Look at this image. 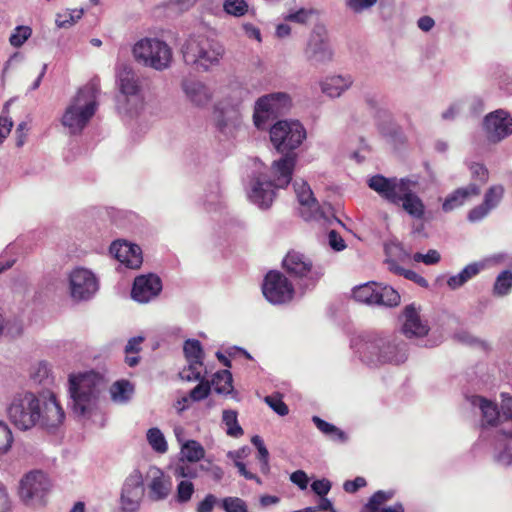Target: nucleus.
Masks as SVG:
<instances>
[{"label": "nucleus", "instance_id": "obj_1", "mask_svg": "<svg viewBox=\"0 0 512 512\" xmlns=\"http://www.w3.org/2000/svg\"><path fill=\"white\" fill-rule=\"evenodd\" d=\"M306 139V130L299 121H277L270 128V140L278 153L283 154L279 160L273 161L271 173L273 180L258 177L249 195L251 201L262 209L272 205L275 189L285 188L292 180L297 155L293 151Z\"/></svg>", "mask_w": 512, "mask_h": 512}, {"label": "nucleus", "instance_id": "obj_2", "mask_svg": "<svg viewBox=\"0 0 512 512\" xmlns=\"http://www.w3.org/2000/svg\"><path fill=\"white\" fill-rule=\"evenodd\" d=\"M412 182L407 178H387L381 174L372 176L368 186L383 199L394 204L401 203L403 210L416 219H422L425 206L421 198L413 191Z\"/></svg>", "mask_w": 512, "mask_h": 512}, {"label": "nucleus", "instance_id": "obj_3", "mask_svg": "<svg viewBox=\"0 0 512 512\" xmlns=\"http://www.w3.org/2000/svg\"><path fill=\"white\" fill-rule=\"evenodd\" d=\"M53 489L54 481L51 476L41 469H33L19 480L17 496L26 507L43 508L49 503Z\"/></svg>", "mask_w": 512, "mask_h": 512}, {"label": "nucleus", "instance_id": "obj_4", "mask_svg": "<svg viewBox=\"0 0 512 512\" xmlns=\"http://www.w3.org/2000/svg\"><path fill=\"white\" fill-rule=\"evenodd\" d=\"M98 88L89 84L79 89L76 96L66 108L62 124L73 134L80 133L93 117L97 109Z\"/></svg>", "mask_w": 512, "mask_h": 512}, {"label": "nucleus", "instance_id": "obj_5", "mask_svg": "<svg viewBox=\"0 0 512 512\" xmlns=\"http://www.w3.org/2000/svg\"><path fill=\"white\" fill-rule=\"evenodd\" d=\"M182 53L186 64L207 71L219 64L224 48L218 41L205 35H193L185 41Z\"/></svg>", "mask_w": 512, "mask_h": 512}, {"label": "nucleus", "instance_id": "obj_6", "mask_svg": "<svg viewBox=\"0 0 512 512\" xmlns=\"http://www.w3.org/2000/svg\"><path fill=\"white\" fill-rule=\"evenodd\" d=\"M102 381V376L94 371H89L79 376H70L69 391L75 413L84 415L90 409L99 395Z\"/></svg>", "mask_w": 512, "mask_h": 512}, {"label": "nucleus", "instance_id": "obj_7", "mask_svg": "<svg viewBox=\"0 0 512 512\" xmlns=\"http://www.w3.org/2000/svg\"><path fill=\"white\" fill-rule=\"evenodd\" d=\"M132 52L137 62L158 71L170 67L173 58L171 47L158 38L140 39L134 44Z\"/></svg>", "mask_w": 512, "mask_h": 512}, {"label": "nucleus", "instance_id": "obj_8", "mask_svg": "<svg viewBox=\"0 0 512 512\" xmlns=\"http://www.w3.org/2000/svg\"><path fill=\"white\" fill-rule=\"evenodd\" d=\"M9 420L20 430H28L38 425L40 399L31 392L15 395L7 408Z\"/></svg>", "mask_w": 512, "mask_h": 512}, {"label": "nucleus", "instance_id": "obj_9", "mask_svg": "<svg viewBox=\"0 0 512 512\" xmlns=\"http://www.w3.org/2000/svg\"><path fill=\"white\" fill-rule=\"evenodd\" d=\"M120 95L117 97L119 109L132 113L143 102L142 89L136 73L129 67H124L118 74Z\"/></svg>", "mask_w": 512, "mask_h": 512}, {"label": "nucleus", "instance_id": "obj_10", "mask_svg": "<svg viewBox=\"0 0 512 512\" xmlns=\"http://www.w3.org/2000/svg\"><path fill=\"white\" fill-rule=\"evenodd\" d=\"M291 106L287 93L276 92L260 97L255 104L253 120L257 128L263 129L270 118L284 113Z\"/></svg>", "mask_w": 512, "mask_h": 512}, {"label": "nucleus", "instance_id": "obj_11", "mask_svg": "<svg viewBox=\"0 0 512 512\" xmlns=\"http://www.w3.org/2000/svg\"><path fill=\"white\" fill-rule=\"evenodd\" d=\"M294 287L289 279L279 271L271 270L262 284L264 297L272 304H284L293 299Z\"/></svg>", "mask_w": 512, "mask_h": 512}, {"label": "nucleus", "instance_id": "obj_12", "mask_svg": "<svg viewBox=\"0 0 512 512\" xmlns=\"http://www.w3.org/2000/svg\"><path fill=\"white\" fill-rule=\"evenodd\" d=\"M370 353L375 354L380 363L400 364L407 359L406 344L391 337L377 336L367 345Z\"/></svg>", "mask_w": 512, "mask_h": 512}, {"label": "nucleus", "instance_id": "obj_13", "mask_svg": "<svg viewBox=\"0 0 512 512\" xmlns=\"http://www.w3.org/2000/svg\"><path fill=\"white\" fill-rule=\"evenodd\" d=\"M283 269L291 277L307 279L312 284L322 276V272L314 268L311 259L303 253L295 250L289 251L282 261Z\"/></svg>", "mask_w": 512, "mask_h": 512}, {"label": "nucleus", "instance_id": "obj_14", "mask_svg": "<svg viewBox=\"0 0 512 512\" xmlns=\"http://www.w3.org/2000/svg\"><path fill=\"white\" fill-rule=\"evenodd\" d=\"M70 294L74 300H88L98 289L92 272L84 268L73 270L69 277Z\"/></svg>", "mask_w": 512, "mask_h": 512}, {"label": "nucleus", "instance_id": "obj_15", "mask_svg": "<svg viewBox=\"0 0 512 512\" xmlns=\"http://www.w3.org/2000/svg\"><path fill=\"white\" fill-rule=\"evenodd\" d=\"M484 128L489 141L497 143L512 134V118L503 110H497L485 117Z\"/></svg>", "mask_w": 512, "mask_h": 512}, {"label": "nucleus", "instance_id": "obj_16", "mask_svg": "<svg viewBox=\"0 0 512 512\" xmlns=\"http://www.w3.org/2000/svg\"><path fill=\"white\" fill-rule=\"evenodd\" d=\"M305 54L307 59L314 64H324L332 60L333 52L322 28L315 29L311 34Z\"/></svg>", "mask_w": 512, "mask_h": 512}, {"label": "nucleus", "instance_id": "obj_17", "mask_svg": "<svg viewBox=\"0 0 512 512\" xmlns=\"http://www.w3.org/2000/svg\"><path fill=\"white\" fill-rule=\"evenodd\" d=\"M162 290V281L155 274L141 275L135 278L131 295L138 302L146 303Z\"/></svg>", "mask_w": 512, "mask_h": 512}, {"label": "nucleus", "instance_id": "obj_18", "mask_svg": "<svg viewBox=\"0 0 512 512\" xmlns=\"http://www.w3.org/2000/svg\"><path fill=\"white\" fill-rule=\"evenodd\" d=\"M110 253L131 269L139 268L143 261L141 248L125 240L114 241L110 246Z\"/></svg>", "mask_w": 512, "mask_h": 512}, {"label": "nucleus", "instance_id": "obj_19", "mask_svg": "<svg viewBox=\"0 0 512 512\" xmlns=\"http://www.w3.org/2000/svg\"><path fill=\"white\" fill-rule=\"evenodd\" d=\"M65 419V413L54 394L43 403L40 402V418L38 424L47 429L58 428Z\"/></svg>", "mask_w": 512, "mask_h": 512}, {"label": "nucleus", "instance_id": "obj_20", "mask_svg": "<svg viewBox=\"0 0 512 512\" xmlns=\"http://www.w3.org/2000/svg\"><path fill=\"white\" fill-rule=\"evenodd\" d=\"M394 496V490H378L372 494L360 512H405L401 502H396L390 507H384V504L392 500Z\"/></svg>", "mask_w": 512, "mask_h": 512}, {"label": "nucleus", "instance_id": "obj_21", "mask_svg": "<svg viewBox=\"0 0 512 512\" xmlns=\"http://www.w3.org/2000/svg\"><path fill=\"white\" fill-rule=\"evenodd\" d=\"M403 334L408 337H423L428 334L429 327L424 323L413 304L407 305L403 311Z\"/></svg>", "mask_w": 512, "mask_h": 512}, {"label": "nucleus", "instance_id": "obj_22", "mask_svg": "<svg viewBox=\"0 0 512 512\" xmlns=\"http://www.w3.org/2000/svg\"><path fill=\"white\" fill-rule=\"evenodd\" d=\"M480 192V186L475 183L458 188L446 197L442 204V209L445 212H450L462 206L470 197L480 195Z\"/></svg>", "mask_w": 512, "mask_h": 512}, {"label": "nucleus", "instance_id": "obj_23", "mask_svg": "<svg viewBox=\"0 0 512 512\" xmlns=\"http://www.w3.org/2000/svg\"><path fill=\"white\" fill-rule=\"evenodd\" d=\"M143 493L142 484L137 482L124 484L121 494V510L122 512H136L139 508V502Z\"/></svg>", "mask_w": 512, "mask_h": 512}, {"label": "nucleus", "instance_id": "obj_24", "mask_svg": "<svg viewBox=\"0 0 512 512\" xmlns=\"http://www.w3.org/2000/svg\"><path fill=\"white\" fill-rule=\"evenodd\" d=\"M472 404L478 406L482 412L483 425L497 426L502 419L500 410L492 401L482 396L473 397Z\"/></svg>", "mask_w": 512, "mask_h": 512}, {"label": "nucleus", "instance_id": "obj_25", "mask_svg": "<svg viewBox=\"0 0 512 512\" xmlns=\"http://www.w3.org/2000/svg\"><path fill=\"white\" fill-rule=\"evenodd\" d=\"M182 85L186 95L197 106H203L210 101L211 93L203 83L185 80Z\"/></svg>", "mask_w": 512, "mask_h": 512}, {"label": "nucleus", "instance_id": "obj_26", "mask_svg": "<svg viewBox=\"0 0 512 512\" xmlns=\"http://www.w3.org/2000/svg\"><path fill=\"white\" fill-rule=\"evenodd\" d=\"M352 84L350 77L332 76L322 82V92L330 97H338Z\"/></svg>", "mask_w": 512, "mask_h": 512}, {"label": "nucleus", "instance_id": "obj_27", "mask_svg": "<svg viewBox=\"0 0 512 512\" xmlns=\"http://www.w3.org/2000/svg\"><path fill=\"white\" fill-rule=\"evenodd\" d=\"M171 485V481L159 471V475L154 476L149 484L150 498L154 501L165 499L170 493Z\"/></svg>", "mask_w": 512, "mask_h": 512}, {"label": "nucleus", "instance_id": "obj_28", "mask_svg": "<svg viewBox=\"0 0 512 512\" xmlns=\"http://www.w3.org/2000/svg\"><path fill=\"white\" fill-rule=\"evenodd\" d=\"M313 423L319 431L329 437L331 440L338 443H345L348 440L346 433L337 426L321 419L318 416H313Z\"/></svg>", "mask_w": 512, "mask_h": 512}, {"label": "nucleus", "instance_id": "obj_29", "mask_svg": "<svg viewBox=\"0 0 512 512\" xmlns=\"http://www.w3.org/2000/svg\"><path fill=\"white\" fill-rule=\"evenodd\" d=\"M210 384L218 394L228 395L233 392V378L229 370L225 369L216 372Z\"/></svg>", "mask_w": 512, "mask_h": 512}, {"label": "nucleus", "instance_id": "obj_30", "mask_svg": "<svg viewBox=\"0 0 512 512\" xmlns=\"http://www.w3.org/2000/svg\"><path fill=\"white\" fill-rule=\"evenodd\" d=\"M293 187L297 196L299 203L302 206H307L310 209H316L318 207V203L316 198L313 196V192L305 181H295L293 183Z\"/></svg>", "mask_w": 512, "mask_h": 512}, {"label": "nucleus", "instance_id": "obj_31", "mask_svg": "<svg viewBox=\"0 0 512 512\" xmlns=\"http://www.w3.org/2000/svg\"><path fill=\"white\" fill-rule=\"evenodd\" d=\"M400 300V294L394 288L391 286H382L381 284H377V305L395 307L399 305Z\"/></svg>", "mask_w": 512, "mask_h": 512}, {"label": "nucleus", "instance_id": "obj_32", "mask_svg": "<svg viewBox=\"0 0 512 512\" xmlns=\"http://www.w3.org/2000/svg\"><path fill=\"white\" fill-rule=\"evenodd\" d=\"M376 282H368L353 289V297L356 301L366 304H376Z\"/></svg>", "mask_w": 512, "mask_h": 512}, {"label": "nucleus", "instance_id": "obj_33", "mask_svg": "<svg viewBox=\"0 0 512 512\" xmlns=\"http://www.w3.org/2000/svg\"><path fill=\"white\" fill-rule=\"evenodd\" d=\"M133 387L127 380L116 381L110 388L111 397L115 402L125 403L130 399Z\"/></svg>", "mask_w": 512, "mask_h": 512}, {"label": "nucleus", "instance_id": "obj_34", "mask_svg": "<svg viewBox=\"0 0 512 512\" xmlns=\"http://www.w3.org/2000/svg\"><path fill=\"white\" fill-rule=\"evenodd\" d=\"M144 341V337L136 336L129 339L126 347H125V362L128 366L134 367L139 363L140 357L137 356L141 351V344Z\"/></svg>", "mask_w": 512, "mask_h": 512}, {"label": "nucleus", "instance_id": "obj_35", "mask_svg": "<svg viewBox=\"0 0 512 512\" xmlns=\"http://www.w3.org/2000/svg\"><path fill=\"white\" fill-rule=\"evenodd\" d=\"M512 289V271L504 270L496 278L493 294L498 297L506 296Z\"/></svg>", "mask_w": 512, "mask_h": 512}, {"label": "nucleus", "instance_id": "obj_36", "mask_svg": "<svg viewBox=\"0 0 512 512\" xmlns=\"http://www.w3.org/2000/svg\"><path fill=\"white\" fill-rule=\"evenodd\" d=\"M181 454L188 462H198L205 455L204 448L195 440H188L181 448Z\"/></svg>", "mask_w": 512, "mask_h": 512}, {"label": "nucleus", "instance_id": "obj_37", "mask_svg": "<svg viewBox=\"0 0 512 512\" xmlns=\"http://www.w3.org/2000/svg\"><path fill=\"white\" fill-rule=\"evenodd\" d=\"M188 366L179 372V376L185 381H197L204 379L202 376L203 360L187 361Z\"/></svg>", "mask_w": 512, "mask_h": 512}, {"label": "nucleus", "instance_id": "obj_38", "mask_svg": "<svg viewBox=\"0 0 512 512\" xmlns=\"http://www.w3.org/2000/svg\"><path fill=\"white\" fill-rule=\"evenodd\" d=\"M147 441L152 449L158 453H165L168 445L160 429L154 427L147 431Z\"/></svg>", "mask_w": 512, "mask_h": 512}, {"label": "nucleus", "instance_id": "obj_39", "mask_svg": "<svg viewBox=\"0 0 512 512\" xmlns=\"http://www.w3.org/2000/svg\"><path fill=\"white\" fill-rule=\"evenodd\" d=\"M222 420L227 426V434L232 437H240L243 435V429L238 424L237 412L233 410H224Z\"/></svg>", "mask_w": 512, "mask_h": 512}, {"label": "nucleus", "instance_id": "obj_40", "mask_svg": "<svg viewBox=\"0 0 512 512\" xmlns=\"http://www.w3.org/2000/svg\"><path fill=\"white\" fill-rule=\"evenodd\" d=\"M183 352L187 361L204 360V351L199 340H186L183 346Z\"/></svg>", "mask_w": 512, "mask_h": 512}, {"label": "nucleus", "instance_id": "obj_41", "mask_svg": "<svg viewBox=\"0 0 512 512\" xmlns=\"http://www.w3.org/2000/svg\"><path fill=\"white\" fill-rule=\"evenodd\" d=\"M501 436L499 442L502 450L498 455V460L505 465H509L512 463V432H503Z\"/></svg>", "mask_w": 512, "mask_h": 512}, {"label": "nucleus", "instance_id": "obj_42", "mask_svg": "<svg viewBox=\"0 0 512 512\" xmlns=\"http://www.w3.org/2000/svg\"><path fill=\"white\" fill-rule=\"evenodd\" d=\"M504 195V187L502 185H493L485 193L483 203L488 206L490 210L495 208Z\"/></svg>", "mask_w": 512, "mask_h": 512}, {"label": "nucleus", "instance_id": "obj_43", "mask_svg": "<svg viewBox=\"0 0 512 512\" xmlns=\"http://www.w3.org/2000/svg\"><path fill=\"white\" fill-rule=\"evenodd\" d=\"M224 11L234 17H242L248 12V4L245 0H225Z\"/></svg>", "mask_w": 512, "mask_h": 512}, {"label": "nucleus", "instance_id": "obj_44", "mask_svg": "<svg viewBox=\"0 0 512 512\" xmlns=\"http://www.w3.org/2000/svg\"><path fill=\"white\" fill-rule=\"evenodd\" d=\"M225 512H248L246 502L239 497H225L220 501Z\"/></svg>", "mask_w": 512, "mask_h": 512}, {"label": "nucleus", "instance_id": "obj_45", "mask_svg": "<svg viewBox=\"0 0 512 512\" xmlns=\"http://www.w3.org/2000/svg\"><path fill=\"white\" fill-rule=\"evenodd\" d=\"M32 30L29 26H17L9 38L10 44L15 47H21L31 36Z\"/></svg>", "mask_w": 512, "mask_h": 512}, {"label": "nucleus", "instance_id": "obj_46", "mask_svg": "<svg viewBox=\"0 0 512 512\" xmlns=\"http://www.w3.org/2000/svg\"><path fill=\"white\" fill-rule=\"evenodd\" d=\"M194 484L188 480H182L177 485L176 501L179 503H186L190 501L194 494Z\"/></svg>", "mask_w": 512, "mask_h": 512}, {"label": "nucleus", "instance_id": "obj_47", "mask_svg": "<svg viewBox=\"0 0 512 512\" xmlns=\"http://www.w3.org/2000/svg\"><path fill=\"white\" fill-rule=\"evenodd\" d=\"M316 14V10L309 8H300L295 12H291L284 17L287 22H294L298 24H307L310 18Z\"/></svg>", "mask_w": 512, "mask_h": 512}, {"label": "nucleus", "instance_id": "obj_48", "mask_svg": "<svg viewBox=\"0 0 512 512\" xmlns=\"http://www.w3.org/2000/svg\"><path fill=\"white\" fill-rule=\"evenodd\" d=\"M83 15V10H73L63 14H57L56 25L59 28H69L74 25Z\"/></svg>", "mask_w": 512, "mask_h": 512}, {"label": "nucleus", "instance_id": "obj_49", "mask_svg": "<svg viewBox=\"0 0 512 512\" xmlns=\"http://www.w3.org/2000/svg\"><path fill=\"white\" fill-rule=\"evenodd\" d=\"M267 405L278 415L286 416L289 413V408L282 400L279 394H273L265 397Z\"/></svg>", "mask_w": 512, "mask_h": 512}, {"label": "nucleus", "instance_id": "obj_50", "mask_svg": "<svg viewBox=\"0 0 512 512\" xmlns=\"http://www.w3.org/2000/svg\"><path fill=\"white\" fill-rule=\"evenodd\" d=\"M189 393V398L193 401H201L207 398L211 392V384L209 381L201 379Z\"/></svg>", "mask_w": 512, "mask_h": 512}, {"label": "nucleus", "instance_id": "obj_51", "mask_svg": "<svg viewBox=\"0 0 512 512\" xmlns=\"http://www.w3.org/2000/svg\"><path fill=\"white\" fill-rule=\"evenodd\" d=\"M13 435L9 426L0 421V454L6 453L12 446Z\"/></svg>", "mask_w": 512, "mask_h": 512}, {"label": "nucleus", "instance_id": "obj_52", "mask_svg": "<svg viewBox=\"0 0 512 512\" xmlns=\"http://www.w3.org/2000/svg\"><path fill=\"white\" fill-rule=\"evenodd\" d=\"M471 178L485 184L489 179V171L484 164L473 162L469 165Z\"/></svg>", "mask_w": 512, "mask_h": 512}, {"label": "nucleus", "instance_id": "obj_53", "mask_svg": "<svg viewBox=\"0 0 512 512\" xmlns=\"http://www.w3.org/2000/svg\"><path fill=\"white\" fill-rule=\"evenodd\" d=\"M175 477L180 478H196L198 476L197 467H193L187 463H180L174 469Z\"/></svg>", "mask_w": 512, "mask_h": 512}, {"label": "nucleus", "instance_id": "obj_54", "mask_svg": "<svg viewBox=\"0 0 512 512\" xmlns=\"http://www.w3.org/2000/svg\"><path fill=\"white\" fill-rule=\"evenodd\" d=\"M219 504L220 501L214 494H207L202 501H200L196 507V512H212L213 508Z\"/></svg>", "mask_w": 512, "mask_h": 512}, {"label": "nucleus", "instance_id": "obj_55", "mask_svg": "<svg viewBox=\"0 0 512 512\" xmlns=\"http://www.w3.org/2000/svg\"><path fill=\"white\" fill-rule=\"evenodd\" d=\"M258 450V460H259V469L260 472L264 475H268L270 472V464H269V452L266 446L259 447Z\"/></svg>", "mask_w": 512, "mask_h": 512}, {"label": "nucleus", "instance_id": "obj_56", "mask_svg": "<svg viewBox=\"0 0 512 512\" xmlns=\"http://www.w3.org/2000/svg\"><path fill=\"white\" fill-rule=\"evenodd\" d=\"M491 210L485 205L483 202L472 208L468 213V220L471 222H476L482 220L484 217L488 215Z\"/></svg>", "mask_w": 512, "mask_h": 512}, {"label": "nucleus", "instance_id": "obj_57", "mask_svg": "<svg viewBox=\"0 0 512 512\" xmlns=\"http://www.w3.org/2000/svg\"><path fill=\"white\" fill-rule=\"evenodd\" d=\"M367 485V481L364 477L358 476L354 480H347L343 484V489L347 493H356L360 488Z\"/></svg>", "mask_w": 512, "mask_h": 512}, {"label": "nucleus", "instance_id": "obj_58", "mask_svg": "<svg viewBox=\"0 0 512 512\" xmlns=\"http://www.w3.org/2000/svg\"><path fill=\"white\" fill-rule=\"evenodd\" d=\"M502 401L500 407V413L502 419L512 420V397L504 393L501 394Z\"/></svg>", "mask_w": 512, "mask_h": 512}, {"label": "nucleus", "instance_id": "obj_59", "mask_svg": "<svg viewBox=\"0 0 512 512\" xmlns=\"http://www.w3.org/2000/svg\"><path fill=\"white\" fill-rule=\"evenodd\" d=\"M311 488L315 494L323 497L329 493L331 489V482L327 479L315 480L311 484Z\"/></svg>", "mask_w": 512, "mask_h": 512}, {"label": "nucleus", "instance_id": "obj_60", "mask_svg": "<svg viewBox=\"0 0 512 512\" xmlns=\"http://www.w3.org/2000/svg\"><path fill=\"white\" fill-rule=\"evenodd\" d=\"M328 239H329V245L335 251H342L345 249V247H346L345 241L337 231L331 230L328 234Z\"/></svg>", "mask_w": 512, "mask_h": 512}, {"label": "nucleus", "instance_id": "obj_61", "mask_svg": "<svg viewBox=\"0 0 512 512\" xmlns=\"http://www.w3.org/2000/svg\"><path fill=\"white\" fill-rule=\"evenodd\" d=\"M290 480L302 490L307 488L309 482L307 474L302 470L293 472L290 476Z\"/></svg>", "mask_w": 512, "mask_h": 512}, {"label": "nucleus", "instance_id": "obj_62", "mask_svg": "<svg viewBox=\"0 0 512 512\" xmlns=\"http://www.w3.org/2000/svg\"><path fill=\"white\" fill-rule=\"evenodd\" d=\"M235 466L237 467L238 472L240 473V475H242L245 479L253 480L258 485L262 484L261 479L256 474H254L251 471L247 470L246 465L243 462L235 461Z\"/></svg>", "mask_w": 512, "mask_h": 512}, {"label": "nucleus", "instance_id": "obj_63", "mask_svg": "<svg viewBox=\"0 0 512 512\" xmlns=\"http://www.w3.org/2000/svg\"><path fill=\"white\" fill-rule=\"evenodd\" d=\"M482 269H483V264L471 263V264H468L467 266H465L461 270V273L464 275L465 279L467 281H469L470 279H472L473 277L478 275Z\"/></svg>", "mask_w": 512, "mask_h": 512}, {"label": "nucleus", "instance_id": "obj_64", "mask_svg": "<svg viewBox=\"0 0 512 512\" xmlns=\"http://www.w3.org/2000/svg\"><path fill=\"white\" fill-rule=\"evenodd\" d=\"M13 127L12 120L7 116H0V143L9 135Z\"/></svg>", "mask_w": 512, "mask_h": 512}]
</instances>
